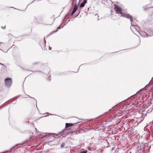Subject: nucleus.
Masks as SVG:
<instances>
[{"mask_svg":"<svg viewBox=\"0 0 153 153\" xmlns=\"http://www.w3.org/2000/svg\"><path fill=\"white\" fill-rule=\"evenodd\" d=\"M114 8L115 11L117 13L120 14L121 15V16L126 18L127 19H130L131 22V25L132 26H134L135 25L133 24V20L131 16L129 15L128 14L126 13H123L121 12L122 9L120 7L118 6L116 4L114 5Z\"/></svg>","mask_w":153,"mask_h":153,"instance_id":"1","label":"nucleus"},{"mask_svg":"<svg viewBox=\"0 0 153 153\" xmlns=\"http://www.w3.org/2000/svg\"><path fill=\"white\" fill-rule=\"evenodd\" d=\"M68 134V130L66 129H65L64 130H62L58 134H55L53 133H50L48 134L47 133H45L43 134L44 137H45L47 136V134H48L49 135H52L53 134H55L56 136H58V135H61L63 136V137H64L65 136L67 135Z\"/></svg>","mask_w":153,"mask_h":153,"instance_id":"2","label":"nucleus"},{"mask_svg":"<svg viewBox=\"0 0 153 153\" xmlns=\"http://www.w3.org/2000/svg\"><path fill=\"white\" fill-rule=\"evenodd\" d=\"M5 85L7 87L11 86L12 84V80L10 78H6L5 79Z\"/></svg>","mask_w":153,"mask_h":153,"instance_id":"3","label":"nucleus"},{"mask_svg":"<svg viewBox=\"0 0 153 153\" xmlns=\"http://www.w3.org/2000/svg\"><path fill=\"white\" fill-rule=\"evenodd\" d=\"M128 100H132L133 101L129 104L128 105H130L131 106L132 105H133L134 104V102H136V100L134 96H132L129 98Z\"/></svg>","mask_w":153,"mask_h":153,"instance_id":"4","label":"nucleus"},{"mask_svg":"<svg viewBox=\"0 0 153 153\" xmlns=\"http://www.w3.org/2000/svg\"><path fill=\"white\" fill-rule=\"evenodd\" d=\"M78 6L76 5V3H75V4L74 5V7L73 8V10L71 13V15H72L76 12L77 10L78 9Z\"/></svg>","mask_w":153,"mask_h":153,"instance_id":"5","label":"nucleus"},{"mask_svg":"<svg viewBox=\"0 0 153 153\" xmlns=\"http://www.w3.org/2000/svg\"><path fill=\"white\" fill-rule=\"evenodd\" d=\"M79 123V122L75 123H67L65 124V127L66 128H68L69 127L73 126L74 125L77 124Z\"/></svg>","mask_w":153,"mask_h":153,"instance_id":"6","label":"nucleus"},{"mask_svg":"<svg viewBox=\"0 0 153 153\" xmlns=\"http://www.w3.org/2000/svg\"><path fill=\"white\" fill-rule=\"evenodd\" d=\"M7 45L5 44L3 42H0V47L1 48L3 49L6 48Z\"/></svg>","mask_w":153,"mask_h":153,"instance_id":"7","label":"nucleus"},{"mask_svg":"<svg viewBox=\"0 0 153 153\" xmlns=\"http://www.w3.org/2000/svg\"><path fill=\"white\" fill-rule=\"evenodd\" d=\"M87 152L88 151L87 150H85L84 149H82L79 153H87Z\"/></svg>","mask_w":153,"mask_h":153,"instance_id":"8","label":"nucleus"},{"mask_svg":"<svg viewBox=\"0 0 153 153\" xmlns=\"http://www.w3.org/2000/svg\"><path fill=\"white\" fill-rule=\"evenodd\" d=\"M13 152V149H11L9 150L3 152V153H12Z\"/></svg>","mask_w":153,"mask_h":153,"instance_id":"9","label":"nucleus"},{"mask_svg":"<svg viewBox=\"0 0 153 153\" xmlns=\"http://www.w3.org/2000/svg\"><path fill=\"white\" fill-rule=\"evenodd\" d=\"M61 27H60V26H59V27L57 29V30H56L55 31H53L52 32H51L50 33V34H52L53 33H54L56 32L59 29L61 28Z\"/></svg>","mask_w":153,"mask_h":153,"instance_id":"10","label":"nucleus"},{"mask_svg":"<svg viewBox=\"0 0 153 153\" xmlns=\"http://www.w3.org/2000/svg\"><path fill=\"white\" fill-rule=\"evenodd\" d=\"M85 5V4H84L83 2H82L79 5V7H83Z\"/></svg>","mask_w":153,"mask_h":153,"instance_id":"11","label":"nucleus"},{"mask_svg":"<svg viewBox=\"0 0 153 153\" xmlns=\"http://www.w3.org/2000/svg\"><path fill=\"white\" fill-rule=\"evenodd\" d=\"M65 144L64 143H62L60 146L62 148L64 146Z\"/></svg>","mask_w":153,"mask_h":153,"instance_id":"12","label":"nucleus"},{"mask_svg":"<svg viewBox=\"0 0 153 153\" xmlns=\"http://www.w3.org/2000/svg\"><path fill=\"white\" fill-rule=\"evenodd\" d=\"M87 2V1L86 0H84L83 1V3L84 4H85Z\"/></svg>","mask_w":153,"mask_h":153,"instance_id":"13","label":"nucleus"},{"mask_svg":"<svg viewBox=\"0 0 153 153\" xmlns=\"http://www.w3.org/2000/svg\"><path fill=\"white\" fill-rule=\"evenodd\" d=\"M38 63H39V62H34V63H33V65H36V64H38Z\"/></svg>","mask_w":153,"mask_h":153,"instance_id":"14","label":"nucleus"},{"mask_svg":"<svg viewBox=\"0 0 153 153\" xmlns=\"http://www.w3.org/2000/svg\"><path fill=\"white\" fill-rule=\"evenodd\" d=\"M23 144V143L22 144H18V145H17L19 146H22V145Z\"/></svg>","mask_w":153,"mask_h":153,"instance_id":"15","label":"nucleus"},{"mask_svg":"<svg viewBox=\"0 0 153 153\" xmlns=\"http://www.w3.org/2000/svg\"><path fill=\"white\" fill-rule=\"evenodd\" d=\"M95 17H98V14H96L95 15Z\"/></svg>","mask_w":153,"mask_h":153,"instance_id":"16","label":"nucleus"},{"mask_svg":"<svg viewBox=\"0 0 153 153\" xmlns=\"http://www.w3.org/2000/svg\"><path fill=\"white\" fill-rule=\"evenodd\" d=\"M0 50L2 51L3 52H4V51H3V50L1 49H0Z\"/></svg>","mask_w":153,"mask_h":153,"instance_id":"17","label":"nucleus"},{"mask_svg":"<svg viewBox=\"0 0 153 153\" xmlns=\"http://www.w3.org/2000/svg\"><path fill=\"white\" fill-rule=\"evenodd\" d=\"M81 0H79V3H78V4H79V3L80 2V1H81Z\"/></svg>","mask_w":153,"mask_h":153,"instance_id":"18","label":"nucleus"},{"mask_svg":"<svg viewBox=\"0 0 153 153\" xmlns=\"http://www.w3.org/2000/svg\"><path fill=\"white\" fill-rule=\"evenodd\" d=\"M153 8V6L149 7V8Z\"/></svg>","mask_w":153,"mask_h":153,"instance_id":"19","label":"nucleus"},{"mask_svg":"<svg viewBox=\"0 0 153 153\" xmlns=\"http://www.w3.org/2000/svg\"><path fill=\"white\" fill-rule=\"evenodd\" d=\"M67 15L66 16H65V18L66 17H67Z\"/></svg>","mask_w":153,"mask_h":153,"instance_id":"20","label":"nucleus"},{"mask_svg":"<svg viewBox=\"0 0 153 153\" xmlns=\"http://www.w3.org/2000/svg\"><path fill=\"white\" fill-rule=\"evenodd\" d=\"M48 78H49V79L50 80H51V79H50V77H48Z\"/></svg>","mask_w":153,"mask_h":153,"instance_id":"21","label":"nucleus"},{"mask_svg":"<svg viewBox=\"0 0 153 153\" xmlns=\"http://www.w3.org/2000/svg\"><path fill=\"white\" fill-rule=\"evenodd\" d=\"M146 9H145V8H144V10H146Z\"/></svg>","mask_w":153,"mask_h":153,"instance_id":"22","label":"nucleus"},{"mask_svg":"<svg viewBox=\"0 0 153 153\" xmlns=\"http://www.w3.org/2000/svg\"><path fill=\"white\" fill-rule=\"evenodd\" d=\"M52 24V23H51V24H49V25H51V24Z\"/></svg>","mask_w":153,"mask_h":153,"instance_id":"23","label":"nucleus"},{"mask_svg":"<svg viewBox=\"0 0 153 153\" xmlns=\"http://www.w3.org/2000/svg\"><path fill=\"white\" fill-rule=\"evenodd\" d=\"M97 20H99V19H97Z\"/></svg>","mask_w":153,"mask_h":153,"instance_id":"24","label":"nucleus"},{"mask_svg":"<svg viewBox=\"0 0 153 153\" xmlns=\"http://www.w3.org/2000/svg\"><path fill=\"white\" fill-rule=\"evenodd\" d=\"M0 64H1L2 65V64L1 63H0Z\"/></svg>","mask_w":153,"mask_h":153,"instance_id":"25","label":"nucleus"},{"mask_svg":"<svg viewBox=\"0 0 153 153\" xmlns=\"http://www.w3.org/2000/svg\"><path fill=\"white\" fill-rule=\"evenodd\" d=\"M152 107H153V105Z\"/></svg>","mask_w":153,"mask_h":153,"instance_id":"26","label":"nucleus"}]
</instances>
